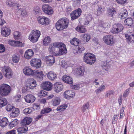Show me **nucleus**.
Returning a JSON list of instances; mask_svg holds the SVG:
<instances>
[{"mask_svg":"<svg viewBox=\"0 0 134 134\" xmlns=\"http://www.w3.org/2000/svg\"><path fill=\"white\" fill-rule=\"evenodd\" d=\"M49 51L56 56L65 54L67 52L65 45L62 42H54L49 46Z\"/></svg>","mask_w":134,"mask_h":134,"instance_id":"obj_1","label":"nucleus"},{"mask_svg":"<svg viewBox=\"0 0 134 134\" xmlns=\"http://www.w3.org/2000/svg\"><path fill=\"white\" fill-rule=\"evenodd\" d=\"M69 21L66 18H62L59 19L55 24V27L58 31L62 30L68 27Z\"/></svg>","mask_w":134,"mask_h":134,"instance_id":"obj_2","label":"nucleus"},{"mask_svg":"<svg viewBox=\"0 0 134 134\" xmlns=\"http://www.w3.org/2000/svg\"><path fill=\"white\" fill-rule=\"evenodd\" d=\"M83 60L88 64L92 65L96 61V59L94 54L91 53H87L84 54Z\"/></svg>","mask_w":134,"mask_h":134,"instance_id":"obj_3","label":"nucleus"},{"mask_svg":"<svg viewBox=\"0 0 134 134\" xmlns=\"http://www.w3.org/2000/svg\"><path fill=\"white\" fill-rule=\"evenodd\" d=\"M41 35L40 32L38 30H34L30 33L29 39L33 43L37 42Z\"/></svg>","mask_w":134,"mask_h":134,"instance_id":"obj_4","label":"nucleus"},{"mask_svg":"<svg viewBox=\"0 0 134 134\" xmlns=\"http://www.w3.org/2000/svg\"><path fill=\"white\" fill-rule=\"evenodd\" d=\"M11 91L10 86L6 84H3L0 86V94L4 96L8 95Z\"/></svg>","mask_w":134,"mask_h":134,"instance_id":"obj_5","label":"nucleus"},{"mask_svg":"<svg viewBox=\"0 0 134 134\" xmlns=\"http://www.w3.org/2000/svg\"><path fill=\"white\" fill-rule=\"evenodd\" d=\"M37 20L39 24L45 26L48 25L50 23V20L48 18L43 16H40L38 17Z\"/></svg>","mask_w":134,"mask_h":134,"instance_id":"obj_6","label":"nucleus"},{"mask_svg":"<svg viewBox=\"0 0 134 134\" xmlns=\"http://www.w3.org/2000/svg\"><path fill=\"white\" fill-rule=\"evenodd\" d=\"M104 42L107 45L112 46L114 43V40L112 36L108 35L105 36L103 38Z\"/></svg>","mask_w":134,"mask_h":134,"instance_id":"obj_7","label":"nucleus"},{"mask_svg":"<svg viewBox=\"0 0 134 134\" xmlns=\"http://www.w3.org/2000/svg\"><path fill=\"white\" fill-rule=\"evenodd\" d=\"M36 85V81L32 78L27 79L25 84V86L27 88L32 89Z\"/></svg>","mask_w":134,"mask_h":134,"instance_id":"obj_8","label":"nucleus"},{"mask_svg":"<svg viewBox=\"0 0 134 134\" xmlns=\"http://www.w3.org/2000/svg\"><path fill=\"white\" fill-rule=\"evenodd\" d=\"M82 11L80 8L74 10L70 14L71 20H73L79 17Z\"/></svg>","mask_w":134,"mask_h":134,"instance_id":"obj_9","label":"nucleus"},{"mask_svg":"<svg viewBox=\"0 0 134 134\" xmlns=\"http://www.w3.org/2000/svg\"><path fill=\"white\" fill-rule=\"evenodd\" d=\"M42 10L46 14L51 15L53 13V10L52 7L48 4H44L42 6Z\"/></svg>","mask_w":134,"mask_h":134,"instance_id":"obj_10","label":"nucleus"},{"mask_svg":"<svg viewBox=\"0 0 134 134\" xmlns=\"http://www.w3.org/2000/svg\"><path fill=\"white\" fill-rule=\"evenodd\" d=\"M30 64L32 66L38 68L41 67V63L40 60L34 58L31 59Z\"/></svg>","mask_w":134,"mask_h":134,"instance_id":"obj_11","label":"nucleus"},{"mask_svg":"<svg viewBox=\"0 0 134 134\" xmlns=\"http://www.w3.org/2000/svg\"><path fill=\"white\" fill-rule=\"evenodd\" d=\"M52 84L49 82H45L41 85V87L47 91L51 90L52 88Z\"/></svg>","mask_w":134,"mask_h":134,"instance_id":"obj_12","label":"nucleus"},{"mask_svg":"<svg viewBox=\"0 0 134 134\" xmlns=\"http://www.w3.org/2000/svg\"><path fill=\"white\" fill-rule=\"evenodd\" d=\"M54 91L57 93L61 91L63 88V86L60 82H57L54 84Z\"/></svg>","mask_w":134,"mask_h":134,"instance_id":"obj_13","label":"nucleus"},{"mask_svg":"<svg viewBox=\"0 0 134 134\" xmlns=\"http://www.w3.org/2000/svg\"><path fill=\"white\" fill-rule=\"evenodd\" d=\"M24 74L27 75H34V70H32L30 68L26 66L25 67L23 70Z\"/></svg>","mask_w":134,"mask_h":134,"instance_id":"obj_14","label":"nucleus"},{"mask_svg":"<svg viewBox=\"0 0 134 134\" xmlns=\"http://www.w3.org/2000/svg\"><path fill=\"white\" fill-rule=\"evenodd\" d=\"M26 102L27 103H32L33 102L35 99V97L31 94H27L24 97Z\"/></svg>","mask_w":134,"mask_h":134,"instance_id":"obj_15","label":"nucleus"},{"mask_svg":"<svg viewBox=\"0 0 134 134\" xmlns=\"http://www.w3.org/2000/svg\"><path fill=\"white\" fill-rule=\"evenodd\" d=\"M11 32L10 29L8 27H3L1 29V32L2 35L5 37L9 35Z\"/></svg>","mask_w":134,"mask_h":134,"instance_id":"obj_16","label":"nucleus"},{"mask_svg":"<svg viewBox=\"0 0 134 134\" xmlns=\"http://www.w3.org/2000/svg\"><path fill=\"white\" fill-rule=\"evenodd\" d=\"M64 94V97L68 99H70L71 98H72L75 95L74 92L70 90L66 91Z\"/></svg>","mask_w":134,"mask_h":134,"instance_id":"obj_17","label":"nucleus"},{"mask_svg":"<svg viewBox=\"0 0 134 134\" xmlns=\"http://www.w3.org/2000/svg\"><path fill=\"white\" fill-rule=\"evenodd\" d=\"M34 75L36 76V78L39 81H41L43 79V77L44 76L43 72L41 71H38L37 70H34Z\"/></svg>","mask_w":134,"mask_h":134,"instance_id":"obj_18","label":"nucleus"},{"mask_svg":"<svg viewBox=\"0 0 134 134\" xmlns=\"http://www.w3.org/2000/svg\"><path fill=\"white\" fill-rule=\"evenodd\" d=\"M62 79L65 82L69 84L73 83V79L71 77L66 75H64L62 77Z\"/></svg>","mask_w":134,"mask_h":134,"instance_id":"obj_19","label":"nucleus"},{"mask_svg":"<svg viewBox=\"0 0 134 134\" xmlns=\"http://www.w3.org/2000/svg\"><path fill=\"white\" fill-rule=\"evenodd\" d=\"M32 121V119L31 118L29 117H26L22 120L21 124L23 125H27L30 124Z\"/></svg>","mask_w":134,"mask_h":134,"instance_id":"obj_20","label":"nucleus"},{"mask_svg":"<svg viewBox=\"0 0 134 134\" xmlns=\"http://www.w3.org/2000/svg\"><path fill=\"white\" fill-rule=\"evenodd\" d=\"M74 71L77 75L82 76L84 74V68L83 67L81 66L78 68L75 69Z\"/></svg>","mask_w":134,"mask_h":134,"instance_id":"obj_21","label":"nucleus"},{"mask_svg":"<svg viewBox=\"0 0 134 134\" xmlns=\"http://www.w3.org/2000/svg\"><path fill=\"white\" fill-rule=\"evenodd\" d=\"M34 54V52L31 49L27 50L25 54L24 57L27 59H30L31 58Z\"/></svg>","mask_w":134,"mask_h":134,"instance_id":"obj_22","label":"nucleus"},{"mask_svg":"<svg viewBox=\"0 0 134 134\" xmlns=\"http://www.w3.org/2000/svg\"><path fill=\"white\" fill-rule=\"evenodd\" d=\"M97 14L98 15H100L104 13L105 11L104 7L102 5H98L97 9Z\"/></svg>","mask_w":134,"mask_h":134,"instance_id":"obj_23","label":"nucleus"},{"mask_svg":"<svg viewBox=\"0 0 134 134\" xmlns=\"http://www.w3.org/2000/svg\"><path fill=\"white\" fill-rule=\"evenodd\" d=\"M46 74L48 78L49 79L52 80H53L57 77L56 74L52 71H49Z\"/></svg>","mask_w":134,"mask_h":134,"instance_id":"obj_24","label":"nucleus"},{"mask_svg":"<svg viewBox=\"0 0 134 134\" xmlns=\"http://www.w3.org/2000/svg\"><path fill=\"white\" fill-rule=\"evenodd\" d=\"M61 101L60 98L57 97H54L52 100L51 102L53 106L58 105Z\"/></svg>","mask_w":134,"mask_h":134,"instance_id":"obj_25","label":"nucleus"},{"mask_svg":"<svg viewBox=\"0 0 134 134\" xmlns=\"http://www.w3.org/2000/svg\"><path fill=\"white\" fill-rule=\"evenodd\" d=\"M46 60L51 65L53 64L55 62L54 57L51 55L47 56L46 57Z\"/></svg>","mask_w":134,"mask_h":134,"instance_id":"obj_26","label":"nucleus"},{"mask_svg":"<svg viewBox=\"0 0 134 134\" xmlns=\"http://www.w3.org/2000/svg\"><path fill=\"white\" fill-rule=\"evenodd\" d=\"M19 113V109L18 108H15L13 110L12 112L10 114V115L11 117L14 118L18 116Z\"/></svg>","mask_w":134,"mask_h":134,"instance_id":"obj_27","label":"nucleus"},{"mask_svg":"<svg viewBox=\"0 0 134 134\" xmlns=\"http://www.w3.org/2000/svg\"><path fill=\"white\" fill-rule=\"evenodd\" d=\"M125 24L130 26H132L134 25L133 20L131 18H127L124 21Z\"/></svg>","mask_w":134,"mask_h":134,"instance_id":"obj_28","label":"nucleus"},{"mask_svg":"<svg viewBox=\"0 0 134 134\" xmlns=\"http://www.w3.org/2000/svg\"><path fill=\"white\" fill-rule=\"evenodd\" d=\"M76 30L80 33H84L87 31L86 29L83 26H77L76 28Z\"/></svg>","mask_w":134,"mask_h":134,"instance_id":"obj_29","label":"nucleus"},{"mask_svg":"<svg viewBox=\"0 0 134 134\" xmlns=\"http://www.w3.org/2000/svg\"><path fill=\"white\" fill-rule=\"evenodd\" d=\"M28 130V128L27 126L24 127H21L18 128L17 131L18 133H22L26 132Z\"/></svg>","mask_w":134,"mask_h":134,"instance_id":"obj_30","label":"nucleus"},{"mask_svg":"<svg viewBox=\"0 0 134 134\" xmlns=\"http://www.w3.org/2000/svg\"><path fill=\"white\" fill-rule=\"evenodd\" d=\"M8 122V119L6 118H3L1 120L0 122V125L3 127L6 126Z\"/></svg>","mask_w":134,"mask_h":134,"instance_id":"obj_31","label":"nucleus"},{"mask_svg":"<svg viewBox=\"0 0 134 134\" xmlns=\"http://www.w3.org/2000/svg\"><path fill=\"white\" fill-rule=\"evenodd\" d=\"M128 15V12L126 10H124L123 11L120 13L119 16L121 19H123L126 18Z\"/></svg>","mask_w":134,"mask_h":134,"instance_id":"obj_32","label":"nucleus"},{"mask_svg":"<svg viewBox=\"0 0 134 134\" xmlns=\"http://www.w3.org/2000/svg\"><path fill=\"white\" fill-rule=\"evenodd\" d=\"M7 104V101L5 98L0 97V107H2Z\"/></svg>","mask_w":134,"mask_h":134,"instance_id":"obj_33","label":"nucleus"},{"mask_svg":"<svg viewBox=\"0 0 134 134\" xmlns=\"http://www.w3.org/2000/svg\"><path fill=\"white\" fill-rule=\"evenodd\" d=\"M70 43L75 46H77L79 43V40L76 38H74L70 41Z\"/></svg>","mask_w":134,"mask_h":134,"instance_id":"obj_34","label":"nucleus"},{"mask_svg":"<svg viewBox=\"0 0 134 134\" xmlns=\"http://www.w3.org/2000/svg\"><path fill=\"white\" fill-rule=\"evenodd\" d=\"M18 123V120L15 119L9 124V128L11 129L17 125Z\"/></svg>","mask_w":134,"mask_h":134,"instance_id":"obj_35","label":"nucleus"},{"mask_svg":"<svg viewBox=\"0 0 134 134\" xmlns=\"http://www.w3.org/2000/svg\"><path fill=\"white\" fill-rule=\"evenodd\" d=\"M51 41V39L49 37L47 36L45 37L43 40V44L45 46H47L49 44Z\"/></svg>","mask_w":134,"mask_h":134,"instance_id":"obj_36","label":"nucleus"},{"mask_svg":"<svg viewBox=\"0 0 134 134\" xmlns=\"http://www.w3.org/2000/svg\"><path fill=\"white\" fill-rule=\"evenodd\" d=\"M108 16L113 17L114 15L116 13V11L113 9H109L107 10Z\"/></svg>","mask_w":134,"mask_h":134,"instance_id":"obj_37","label":"nucleus"},{"mask_svg":"<svg viewBox=\"0 0 134 134\" xmlns=\"http://www.w3.org/2000/svg\"><path fill=\"white\" fill-rule=\"evenodd\" d=\"M6 4L7 6L10 7H13L16 5H18L15 2H13L11 1H7L6 2ZM17 7L18 9L19 10L20 9L19 8V6L18 5Z\"/></svg>","mask_w":134,"mask_h":134,"instance_id":"obj_38","label":"nucleus"},{"mask_svg":"<svg viewBox=\"0 0 134 134\" xmlns=\"http://www.w3.org/2000/svg\"><path fill=\"white\" fill-rule=\"evenodd\" d=\"M52 110V109L49 107H46L44 108L41 111L42 114H45L50 112Z\"/></svg>","mask_w":134,"mask_h":134,"instance_id":"obj_39","label":"nucleus"},{"mask_svg":"<svg viewBox=\"0 0 134 134\" xmlns=\"http://www.w3.org/2000/svg\"><path fill=\"white\" fill-rule=\"evenodd\" d=\"M105 88V86L103 85H102L95 91V92L97 94H98L102 91L104 90Z\"/></svg>","mask_w":134,"mask_h":134,"instance_id":"obj_40","label":"nucleus"},{"mask_svg":"<svg viewBox=\"0 0 134 134\" xmlns=\"http://www.w3.org/2000/svg\"><path fill=\"white\" fill-rule=\"evenodd\" d=\"M90 38V35L88 34H85L83 36V40L85 42L88 41Z\"/></svg>","mask_w":134,"mask_h":134,"instance_id":"obj_41","label":"nucleus"},{"mask_svg":"<svg viewBox=\"0 0 134 134\" xmlns=\"http://www.w3.org/2000/svg\"><path fill=\"white\" fill-rule=\"evenodd\" d=\"M111 32L113 34L118 33L120 32L119 30H118L116 25L115 24H114L113 26V27L111 30Z\"/></svg>","mask_w":134,"mask_h":134,"instance_id":"obj_42","label":"nucleus"},{"mask_svg":"<svg viewBox=\"0 0 134 134\" xmlns=\"http://www.w3.org/2000/svg\"><path fill=\"white\" fill-rule=\"evenodd\" d=\"M67 106L65 105H60L57 108V111H61L65 110L67 107Z\"/></svg>","mask_w":134,"mask_h":134,"instance_id":"obj_43","label":"nucleus"},{"mask_svg":"<svg viewBox=\"0 0 134 134\" xmlns=\"http://www.w3.org/2000/svg\"><path fill=\"white\" fill-rule=\"evenodd\" d=\"M20 58L19 56L14 55L12 58V61L13 62L16 63H18L20 59Z\"/></svg>","mask_w":134,"mask_h":134,"instance_id":"obj_44","label":"nucleus"},{"mask_svg":"<svg viewBox=\"0 0 134 134\" xmlns=\"http://www.w3.org/2000/svg\"><path fill=\"white\" fill-rule=\"evenodd\" d=\"M114 91L112 90H110L106 92V94L105 95V96L106 97H107L109 96H110L114 94Z\"/></svg>","mask_w":134,"mask_h":134,"instance_id":"obj_45","label":"nucleus"},{"mask_svg":"<svg viewBox=\"0 0 134 134\" xmlns=\"http://www.w3.org/2000/svg\"><path fill=\"white\" fill-rule=\"evenodd\" d=\"M89 105L88 103H86L82 107V110L83 112H85L87 110H88Z\"/></svg>","mask_w":134,"mask_h":134,"instance_id":"obj_46","label":"nucleus"},{"mask_svg":"<svg viewBox=\"0 0 134 134\" xmlns=\"http://www.w3.org/2000/svg\"><path fill=\"white\" fill-rule=\"evenodd\" d=\"M78 48L77 51V53H82L85 50L84 47L82 45H78Z\"/></svg>","mask_w":134,"mask_h":134,"instance_id":"obj_47","label":"nucleus"},{"mask_svg":"<svg viewBox=\"0 0 134 134\" xmlns=\"http://www.w3.org/2000/svg\"><path fill=\"white\" fill-rule=\"evenodd\" d=\"M4 74L5 75L6 77L8 78H11L12 76L13 73L12 71L9 72H4L3 71Z\"/></svg>","mask_w":134,"mask_h":134,"instance_id":"obj_48","label":"nucleus"},{"mask_svg":"<svg viewBox=\"0 0 134 134\" xmlns=\"http://www.w3.org/2000/svg\"><path fill=\"white\" fill-rule=\"evenodd\" d=\"M115 24L116 25L118 30H119L120 32L124 28V27L123 25L120 23H118Z\"/></svg>","mask_w":134,"mask_h":134,"instance_id":"obj_49","label":"nucleus"},{"mask_svg":"<svg viewBox=\"0 0 134 134\" xmlns=\"http://www.w3.org/2000/svg\"><path fill=\"white\" fill-rule=\"evenodd\" d=\"M24 113L25 114H29L31 113L32 111L30 108H25L23 110Z\"/></svg>","mask_w":134,"mask_h":134,"instance_id":"obj_50","label":"nucleus"},{"mask_svg":"<svg viewBox=\"0 0 134 134\" xmlns=\"http://www.w3.org/2000/svg\"><path fill=\"white\" fill-rule=\"evenodd\" d=\"M2 70L4 72H8L12 71V70L8 66H4L2 68Z\"/></svg>","mask_w":134,"mask_h":134,"instance_id":"obj_51","label":"nucleus"},{"mask_svg":"<svg viewBox=\"0 0 134 134\" xmlns=\"http://www.w3.org/2000/svg\"><path fill=\"white\" fill-rule=\"evenodd\" d=\"M80 3V0H74L73 1V5L74 7H76L79 5Z\"/></svg>","mask_w":134,"mask_h":134,"instance_id":"obj_52","label":"nucleus"},{"mask_svg":"<svg viewBox=\"0 0 134 134\" xmlns=\"http://www.w3.org/2000/svg\"><path fill=\"white\" fill-rule=\"evenodd\" d=\"M47 94V92L46 91L43 90H41L40 91V94H39V96L41 97H44Z\"/></svg>","mask_w":134,"mask_h":134,"instance_id":"obj_53","label":"nucleus"},{"mask_svg":"<svg viewBox=\"0 0 134 134\" xmlns=\"http://www.w3.org/2000/svg\"><path fill=\"white\" fill-rule=\"evenodd\" d=\"M116 2L119 4L123 5L125 3L126 0H115Z\"/></svg>","mask_w":134,"mask_h":134,"instance_id":"obj_54","label":"nucleus"},{"mask_svg":"<svg viewBox=\"0 0 134 134\" xmlns=\"http://www.w3.org/2000/svg\"><path fill=\"white\" fill-rule=\"evenodd\" d=\"M14 107L13 106H12L11 105L9 104L8 105L7 107H6V109L8 111H9Z\"/></svg>","mask_w":134,"mask_h":134,"instance_id":"obj_55","label":"nucleus"},{"mask_svg":"<svg viewBox=\"0 0 134 134\" xmlns=\"http://www.w3.org/2000/svg\"><path fill=\"white\" fill-rule=\"evenodd\" d=\"M130 90V89L128 88L125 91L123 95V96L124 97H127L129 93Z\"/></svg>","mask_w":134,"mask_h":134,"instance_id":"obj_56","label":"nucleus"},{"mask_svg":"<svg viewBox=\"0 0 134 134\" xmlns=\"http://www.w3.org/2000/svg\"><path fill=\"white\" fill-rule=\"evenodd\" d=\"M14 36L15 39H17L20 36L19 32L17 31H15L14 33Z\"/></svg>","mask_w":134,"mask_h":134,"instance_id":"obj_57","label":"nucleus"},{"mask_svg":"<svg viewBox=\"0 0 134 134\" xmlns=\"http://www.w3.org/2000/svg\"><path fill=\"white\" fill-rule=\"evenodd\" d=\"M33 108L34 110H39L40 108V106L38 104H34L33 105Z\"/></svg>","mask_w":134,"mask_h":134,"instance_id":"obj_58","label":"nucleus"},{"mask_svg":"<svg viewBox=\"0 0 134 134\" xmlns=\"http://www.w3.org/2000/svg\"><path fill=\"white\" fill-rule=\"evenodd\" d=\"M15 46L23 47V43L20 41H16Z\"/></svg>","mask_w":134,"mask_h":134,"instance_id":"obj_59","label":"nucleus"},{"mask_svg":"<svg viewBox=\"0 0 134 134\" xmlns=\"http://www.w3.org/2000/svg\"><path fill=\"white\" fill-rule=\"evenodd\" d=\"M125 36L127 41H128L130 42H131V35H129L128 34H125Z\"/></svg>","mask_w":134,"mask_h":134,"instance_id":"obj_60","label":"nucleus"},{"mask_svg":"<svg viewBox=\"0 0 134 134\" xmlns=\"http://www.w3.org/2000/svg\"><path fill=\"white\" fill-rule=\"evenodd\" d=\"M5 50V49L4 45L0 44V53L3 52Z\"/></svg>","mask_w":134,"mask_h":134,"instance_id":"obj_61","label":"nucleus"},{"mask_svg":"<svg viewBox=\"0 0 134 134\" xmlns=\"http://www.w3.org/2000/svg\"><path fill=\"white\" fill-rule=\"evenodd\" d=\"M86 20L90 21L92 19V16L91 15L87 14L86 16Z\"/></svg>","mask_w":134,"mask_h":134,"instance_id":"obj_62","label":"nucleus"},{"mask_svg":"<svg viewBox=\"0 0 134 134\" xmlns=\"http://www.w3.org/2000/svg\"><path fill=\"white\" fill-rule=\"evenodd\" d=\"M21 97L20 95L15 96L14 97V99L16 102H19L20 101V97Z\"/></svg>","mask_w":134,"mask_h":134,"instance_id":"obj_63","label":"nucleus"},{"mask_svg":"<svg viewBox=\"0 0 134 134\" xmlns=\"http://www.w3.org/2000/svg\"><path fill=\"white\" fill-rule=\"evenodd\" d=\"M71 88L72 89H74L75 90H77L79 89L80 87L78 85H75L71 86Z\"/></svg>","mask_w":134,"mask_h":134,"instance_id":"obj_64","label":"nucleus"}]
</instances>
